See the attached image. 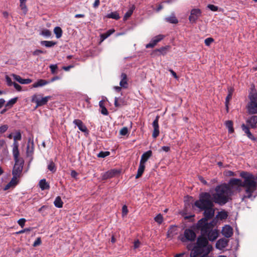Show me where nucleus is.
<instances>
[{
	"label": "nucleus",
	"mask_w": 257,
	"mask_h": 257,
	"mask_svg": "<svg viewBox=\"0 0 257 257\" xmlns=\"http://www.w3.org/2000/svg\"><path fill=\"white\" fill-rule=\"evenodd\" d=\"M202 11L199 9H193L190 12L189 20L192 24L196 23L198 19L201 16Z\"/></svg>",
	"instance_id": "nucleus-9"
},
{
	"label": "nucleus",
	"mask_w": 257,
	"mask_h": 257,
	"mask_svg": "<svg viewBox=\"0 0 257 257\" xmlns=\"http://www.w3.org/2000/svg\"><path fill=\"white\" fill-rule=\"evenodd\" d=\"M241 128L242 131L247 135L248 138L252 140H255L254 137L249 131V127L247 126L244 124H242L241 125Z\"/></svg>",
	"instance_id": "nucleus-25"
},
{
	"label": "nucleus",
	"mask_w": 257,
	"mask_h": 257,
	"mask_svg": "<svg viewBox=\"0 0 257 257\" xmlns=\"http://www.w3.org/2000/svg\"><path fill=\"white\" fill-rule=\"evenodd\" d=\"M57 42L50 41H42L41 42V44L46 47H52L56 45Z\"/></svg>",
	"instance_id": "nucleus-31"
},
{
	"label": "nucleus",
	"mask_w": 257,
	"mask_h": 257,
	"mask_svg": "<svg viewBox=\"0 0 257 257\" xmlns=\"http://www.w3.org/2000/svg\"><path fill=\"white\" fill-rule=\"evenodd\" d=\"M118 101H119V98L117 97H115L114 104V106L116 107H120L122 105V104L119 103Z\"/></svg>",
	"instance_id": "nucleus-57"
},
{
	"label": "nucleus",
	"mask_w": 257,
	"mask_h": 257,
	"mask_svg": "<svg viewBox=\"0 0 257 257\" xmlns=\"http://www.w3.org/2000/svg\"><path fill=\"white\" fill-rule=\"evenodd\" d=\"M41 34L44 36L49 37L51 35V32L49 30L44 29L42 30Z\"/></svg>",
	"instance_id": "nucleus-47"
},
{
	"label": "nucleus",
	"mask_w": 257,
	"mask_h": 257,
	"mask_svg": "<svg viewBox=\"0 0 257 257\" xmlns=\"http://www.w3.org/2000/svg\"><path fill=\"white\" fill-rule=\"evenodd\" d=\"M195 245L206 249L208 245L210 244H208V239L205 235H203L202 233H201V235L199 236L197 238Z\"/></svg>",
	"instance_id": "nucleus-10"
},
{
	"label": "nucleus",
	"mask_w": 257,
	"mask_h": 257,
	"mask_svg": "<svg viewBox=\"0 0 257 257\" xmlns=\"http://www.w3.org/2000/svg\"><path fill=\"white\" fill-rule=\"evenodd\" d=\"M20 177L17 176H13V178L11 181L9 182V183L12 186V187H15L18 183V181L17 180L18 178H19Z\"/></svg>",
	"instance_id": "nucleus-43"
},
{
	"label": "nucleus",
	"mask_w": 257,
	"mask_h": 257,
	"mask_svg": "<svg viewBox=\"0 0 257 257\" xmlns=\"http://www.w3.org/2000/svg\"><path fill=\"white\" fill-rule=\"evenodd\" d=\"M169 71L175 78L178 79V77L175 72H174L172 69H169Z\"/></svg>",
	"instance_id": "nucleus-64"
},
{
	"label": "nucleus",
	"mask_w": 257,
	"mask_h": 257,
	"mask_svg": "<svg viewBox=\"0 0 257 257\" xmlns=\"http://www.w3.org/2000/svg\"><path fill=\"white\" fill-rule=\"evenodd\" d=\"M122 213L123 214H126L128 212V210L126 205H124L122 208Z\"/></svg>",
	"instance_id": "nucleus-62"
},
{
	"label": "nucleus",
	"mask_w": 257,
	"mask_h": 257,
	"mask_svg": "<svg viewBox=\"0 0 257 257\" xmlns=\"http://www.w3.org/2000/svg\"><path fill=\"white\" fill-rule=\"evenodd\" d=\"M48 169L53 173H54L56 171V167L53 161H51L50 162V163L48 166Z\"/></svg>",
	"instance_id": "nucleus-41"
},
{
	"label": "nucleus",
	"mask_w": 257,
	"mask_h": 257,
	"mask_svg": "<svg viewBox=\"0 0 257 257\" xmlns=\"http://www.w3.org/2000/svg\"><path fill=\"white\" fill-rule=\"evenodd\" d=\"M207 8L213 12H217L218 10V7L212 4L207 5Z\"/></svg>",
	"instance_id": "nucleus-48"
},
{
	"label": "nucleus",
	"mask_w": 257,
	"mask_h": 257,
	"mask_svg": "<svg viewBox=\"0 0 257 257\" xmlns=\"http://www.w3.org/2000/svg\"><path fill=\"white\" fill-rule=\"evenodd\" d=\"M229 184L232 186H236L237 187L242 186V181L240 179L232 178L231 179L229 182Z\"/></svg>",
	"instance_id": "nucleus-24"
},
{
	"label": "nucleus",
	"mask_w": 257,
	"mask_h": 257,
	"mask_svg": "<svg viewBox=\"0 0 257 257\" xmlns=\"http://www.w3.org/2000/svg\"><path fill=\"white\" fill-rule=\"evenodd\" d=\"M212 249L211 245H208L206 249L195 245L190 252V257H197L200 255H203V254L207 255L211 251Z\"/></svg>",
	"instance_id": "nucleus-5"
},
{
	"label": "nucleus",
	"mask_w": 257,
	"mask_h": 257,
	"mask_svg": "<svg viewBox=\"0 0 257 257\" xmlns=\"http://www.w3.org/2000/svg\"><path fill=\"white\" fill-rule=\"evenodd\" d=\"M152 156V151L151 150L148 151L144 153L141 156L140 162L142 164H145L148 159Z\"/></svg>",
	"instance_id": "nucleus-21"
},
{
	"label": "nucleus",
	"mask_w": 257,
	"mask_h": 257,
	"mask_svg": "<svg viewBox=\"0 0 257 257\" xmlns=\"http://www.w3.org/2000/svg\"><path fill=\"white\" fill-rule=\"evenodd\" d=\"M14 79L21 84H29L32 82L31 79H23L20 76L16 74L13 75Z\"/></svg>",
	"instance_id": "nucleus-22"
},
{
	"label": "nucleus",
	"mask_w": 257,
	"mask_h": 257,
	"mask_svg": "<svg viewBox=\"0 0 257 257\" xmlns=\"http://www.w3.org/2000/svg\"><path fill=\"white\" fill-rule=\"evenodd\" d=\"M50 68L51 69V72L52 74H54L57 73V70L58 69V66L56 64L51 65L50 66Z\"/></svg>",
	"instance_id": "nucleus-49"
},
{
	"label": "nucleus",
	"mask_w": 257,
	"mask_h": 257,
	"mask_svg": "<svg viewBox=\"0 0 257 257\" xmlns=\"http://www.w3.org/2000/svg\"><path fill=\"white\" fill-rule=\"evenodd\" d=\"M154 220L158 224H161L163 221V216L161 214H159L155 217Z\"/></svg>",
	"instance_id": "nucleus-45"
},
{
	"label": "nucleus",
	"mask_w": 257,
	"mask_h": 257,
	"mask_svg": "<svg viewBox=\"0 0 257 257\" xmlns=\"http://www.w3.org/2000/svg\"><path fill=\"white\" fill-rule=\"evenodd\" d=\"M13 85L17 90H18L19 91H21L22 87L21 86V85H20L19 84H18V83H17L16 82H14Z\"/></svg>",
	"instance_id": "nucleus-58"
},
{
	"label": "nucleus",
	"mask_w": 257,
	"mask_h": 257,
	"mask_svg": "<svg viewBox=\"0 0 257 257\" xmlns=\"http://www.w3.org/2000/svg\"><path fill=\"white\" fill-rule=\"evenodd\" d=\"M119 173V171L117 170L113 169L108 171L102 175V178L104 180H106L109 178H111Z\"/></svg>",
	"instance_id": "nucleus-17"
},
{
	"label": "nucleus",
	"mask_w": 257,
	"mask_h": 257,
	"mask_svg": "<svg viewBox=\"0 0 257 257\" xmlns=\"http://www.w3.org/2000/svg\"><path fill=\"white\" fill-rule=\"evenodd\" d=\"M161 150L166 152H168L170 150V148L168 146H163L161 148Z\"/></svg>",
	"instance_id": "nucleus-61"
},
{
	"label": "nucleus",
	"mask_w": 257,
	"mask_h": 257,
	"mask_svg": "<svg viewBox=\"0 0 257 257\" xmlns=\"http://www.w3.org/2000/svg\"><path fill=\"white\" fill-rule=\"evenodd\" d=\"M213 196L214 203L220 206L227 203L232 195V190L230 186L226 184L217 186L215 188Z\"/></svg>",
	"instance_id": "nucleus-2"
},
{
	"label": "nucleus",
	"mask_w": 257,
	"mask_h": 257,
	"mask_svg": "<svg viewBox=\"0 0 257 257\" xmlns=\"http://www.w3.org/2000/svg\"><path fill=\"white\" fill-rule=\"evenodd\" d=\"M232 96V90L230 88L228 89V94L225 98V107L227 112L228 111V103L229 100L231 99Z\"/></svg>",
	"instance_id": "nucleus-29"
},
{
	"label": "nucleus",
	"mask_w": 257,
	"mask_h": 257,
	"mask_svg": "<svg viewBox=\"0 0 257 257\" xmlns=\"http://www.w3.org/2000/svg\"><path fill=\"white\" fill-rule=\"evenodd\" d=\"M165 36L163 35H159L155 37L151 42L146 45V48H152L154 47L157 44L161 41L164 38Z\"/></svg>",
	"instance_id": "nucleus-12"
},
{
	"label": "nucleus",
	"mask_w": 257,
	"mask_h": 257,
	"mask_svg": "<svg viewBox=\"0 0 257 257\" xmlns=\"http://www.w3.org/2000/svg\"><path fill=\"white\" fill-rule=\"evenodd\" d=\"M20 8L21 10L22 11L24 15H26L28 12V8L27 7L26 2L20 1Z\"/></svg>",
	"instance_id": "nucleus-38"
},
{
	"label": "nucleus",
	"mask_w": 257,
	"mask_h": 257,
	"mask_svg": "<svg viewBox=\"0 0 257 257\" xmlns=\"http://www.w3.org/2000/svg\"><path fill=\"white\" fill-rule=\"evenodd\" d=\"M114 32V30L113 29H110L107 31L106 33L102 34L100 35L101 41H103L107 37H108L110 35Z\"/></svg>",
	"instance_id": "nucleus-33"
},
{
	"label": "nucleus",
	"mask_w": 257,
	"mask_h": 257,
	"mask_svg": "<svg viewBox=\"0 0 257 257\" xmlns=\"http://www.w3.org/2000/svg\"><path fill=\"white\" fill-rule=\"evenodd\" d=\"M248 111L250 114L257 113V102L255 101H250L248 105Z\"/></svg>",
	"instance_id": "nucleus-20"
},
{
	"label": "nucleus",
	"mask_w": 257,
	"mask_h": 257,
	"mask_svg": "<svg viewBox=\"0 0 257 257\" xmlns=\"http://www.w3.org/2000/svg\"><path fill=\"white\" fill-rule=\"evenodd\" d=\"M246 122L252 128H255L257 123V116L252 115L249 118Z\"/></svg>",
	"instance_id": "nucleus-23"
},
{
	"label": "nucleus",
	"mask_w": 257,
	"mask_h": 257,
	"mask_svg": "<svg viewBox=\"0 0 257 257\" xmlns=\"http://www.w3.org/2000/svg\"><path fill=\"white\" fill-rule=\"evenodd\" d=\"M145 169V165L140 163L137 174L136 176V179H138L142 176L144 172Z\"/></svg>",
	"instance_id": "nucleus-28"
},
{
	"label": "nucleus",
	"mask_w": 257,
	"mask_h": 257,
	"mask_svg": "<svg viewBox=\"0 0 257 257\" xmlns=\"http://www.w3.org/2000/svg\"><path fill=\"white\" fill-rule=\"evenodd\" d=\"M165 21L167 22H169L171 24H177L178 23V20L176 18V17L174 16V15H172V16L167 17L165 19Z\"/></svg>",
	"instance_id": "nucleus-30"
},
{
	"label": "nucleus",
	"mask_w": 257,
	"mask_h": 257,
	"mask_svg": "<svg viewBox=\"0 0 257 257\" xmlns=\"http://www.w3.org/2000/svg\"><path fill=\"white\" fill-rule=\"evenodd\" d=\"M110 155V152L108 151L103 152L101 151L99 153L97 154V157L99 158H105L106 156H108Z\"/></svg>",
	"instance_id": "nucleus-46"
},
{
	"label": "nucleus",
	"mask_w": 257,
	"mask_h": 257,
	"mask_svg": "<svg viewBox=\"0 0 257 257\" xmlns=\"http://www.w3.org/2000/svg\"><path fill=\"white\" fill-rule=\"evenodd\" d=\"M213 41L214 39L213 38H207L205 40L204 43L206 46H209Z\"/></svg>",
	"instance_id": "nucleus-50"
},
{
	"label": "nucleus",
	"mask_w": 257,
	"mask_h": 257,
	"mask_svg": "<svg viewBox=\"0 0 257 257\" xmlns=\"http://www.w3.org/2000/svg\"><path fill=\"white\" fill-rule=\"evenodd\" d=\"M134 10V7L130 9L127 12L124 14L123 20H126L128 18H129L133 14V11Z\"/></svg>",
	"instance_id": "nucleus-42"
},
{
	"label": "nucleus",
	"mask_w": 257,
	"mask_h": 257,
	"mask_svg": "<svg viewBox=\"0 0 257 257\" xmlns=\"http://www.w3.org/2000/svg\"><path fill=\"white\" fill-rule=\"evenodd\" d=\"M19 143L14 142L13 144V155L14 161H19L20 159H23L22 158L19 157L20 152L19 150Z\"/></svg>",
	"instance_id": "nucleus-14"
},
{
	"label": "nucleus",
	"mask_w": 257,
	"mask_h": 257,
	"mask_svg": "<svg viewBox=\"0 0 257 257\" xmlns=\"http://www.w3.org/2000/svg\"><path fill=\"white\" fill-rule=\"evenodd\" d=\"M214 199L212 195L209 192H201L199 196V199L194 203V205L201 211H204V217L200 219V222L204 220L212 219L215 213Z\"/></svg>",
	"instance_id": "nucleus-1"
},
{
	"label": "nucleus",
	"mask_w": 257,
	"mask_h": 257,
	"mask_svg": "<svg viewBox=\"0 0 257 257\" xmlns=\"http://www.w3.org/2000/svg\"><path fill=\"white\" fill-rule=\"evenodd\" d=\"M106 17L107 18H111L116 20H117L120 18L119 15L117 12H111V13L107 14Z\"/></svg>",
	"instance_id": "nucleus-37"
},
{
	"label": "nucleus",
	"mask_w": 257,
	"mask_h": 257,
	"mask_svg": "<svg viewBox=\"0 0 257 257\" xmlns=\"http://www.w3.org/2000/svg\"><path fill=\"white\" fill-rule=\"evenodd\" d=\"M169 48H170V46H166L165 47H162L159 49H156L155 51L159 52L162 55H165L167 53V52Z\"/></svg>",
	"instance_id": "nucleus-40"
},
{
	"label": "nucleus",
	"mask_w": 257,
	"mask_h": 257,
	"mask_svg": "<svg viewBox=\"0 0 257 257\" xmlns=\"http://www.w3.org/2000/svg\"><path fill=\"white\" fill-rule=\"evenodd\" d=\"M6 81H7V84L9 85V86H12V85H13V83L14 82H12L11 79L10 77H9L8 75L6 76Z\"/></svg>",
	"instance_id": "nucleus-56"
},
{
	"label": "nucleus",
	"mask_w": 257,
	"mask_h": 257,
	"mask_svg": "<svg viewBox=\"0 0 257 257\" xmlns=\"http://www.w3.org/2000/svg\"><path fill=\"white\" fill-rule=\"evenodd\" d=\"M54 205L58 208H61L63 207V202L61 200L60 196H57L54 202Z\"/></svg>",
	"instance_id": "nucleus-34"
},
{
	"label": "nucleus",
	"mask_w": 257,
	"mask_h": 257,
	"mask_svg": "<svg viewBox=\"0 0 257 257\" xmlns=\"http://www.w3.org/2000/svg\"><path fill=\"white\" fill-rule=\"evenodd\" d=\"M160 116L159 115H157L156 117V118L153 122V126L154 127V131L152 134V137L154 138H156L159 135L160 133L159 131V119Z\"/></svg>",
	"instance_id": "nucleus-13"
},
{
	"label": "nucleus",
	"mask_w": 257,
	"mask_h": 257,
	"mask_svg": "<svg viewBox=\"0 0 257 257\" xmlns=\"http://www.w3.org/2000/svg\"><path fill=\"white\" fill-rule=\"evenodd\" d=\"M121 80L119 82L120 86L123 88H128V82H127V75L125 73H122L121 74Z\"/></svg>",
	"instance_id": "nucleus-19"
},
{
	"label": "nucleus",
	"mask_w": 257,
	"mask_h": 257,
	"mask_svg": "<svg viewBox=\"0 0 257 257\" xmlns=\"http://www.w3.org/2000/svg\"><path fill=\"white\" fill-rule=\"evenodd\" d=\"M22 139V135L20 131L16 132V135L14 137V142H18Z\"/></svg>",
	"instance_id": "nucleus-44"
},
{
	"label": "nucleus",
	"mask_w": 257,
	"mask_h": 257,
	"mask_svg": "<svg viewBox=\"0 0 257 257\" xmlns=\"http://www.w3.org/2000/svg\"><path fill=\"white\" fill-rule=\"evenodd\" d=\"M240 176L243 179L242 186L245 191L243 198H250L257 188L256 178L252 174L245 171L241 172Z\"/></svg>",
	"instance_id": "nucleus-3"
},
{
	"label": "nucleus",
	"mask_w": 257,
	"mask_h": 257,
	"mask_svg": "<svg viewBox=\"0 0 257 257\" xmlns=\"http://www.w3.org/2000/svg\"><path fill=\"white\" fill-rule=\"evenodd\" d=\"M228 240L222 238L219 239L216 243V247L218 249H222L226 247L228 245Z\"/></svg>",
	"instance_id": "nucleus-18"
},
{
	"label": "nucleus",
	"mask_w": 257,
	"mask_h": 257,
	"mask_svg": "<svg viewBox=\"0 0 257 257\" xmlns=\"http://www.w3.org/2000/svg\"><path fill=\"white\" fill-rule=\"evenodd\" d=\"M18 100V97H15L10 100L5 105L6 107L11 108Z\"/></svg>",
	"instance_id": "nucleus-39"
},
{
	"label": "nucleus",
	"mask_w": 257,
	"mask_h": 257,
	"mask_svg": "<svg viewBox=\"0 0 257 257\" xmlns=\"http://www.w3.org/2000/svg\"><path fill=\"white\" fill-rule=\"evenodd\" d=\"M199 180L200 181L201 183H202L204 185H207V182L205 180L204 178L202 176H199L198 177Z\"/></svg>",
	"instance_id": "nucleus-60"
},
{
	"label": "nucleus",
	"mask_w": 257,
	"mask_h": 257,
	"mask_svg": "<svg viewBox=\"0 0 257 257\" xmlns=\"http://www.w3.org/2000/svg\"><path fill=\"white\" fill-rule=\"evenodd\" d=\"M100 5V0H95L93 6L94 8H97Z\"/></svg>",
	"instance_id": "nucleus-59"
},
{
	"label": "nucleus",
	"mask_w": 257,
	"mask_h": 257,
	"mask_svg": "<svg viewBox=\"0 0 257 257\" xmlns=\"http://www.w3.org/2000/svg\"><path fill=\"white\" fill-rule=\"evenodd\" d=\"M26 221V220L25 218H21L18 221V223L21 227H23Z\"/></svg>",
	"instance_id": "nucleus-55"
},
{
	"label": "nucleus",
	"mask_w": 257,
	"mask_h": 257,
	"mask_svg": "<svg viewBox=\"0 0 257 257\" xmlns=\"http://www.w3.org/2000/svg\"><path fill=\"white\" fill-rule=\"evenodd\" d=\"M39 186L42 190L49 189L50 188L49 184L46 182L45 179H42L39 182Z\"/></svg>",
	"instance_id": "nucleus-27"
},
{
	"label": "nucleus",
	"mask_w": 257,
	"mask_h": 257,
	"mask_svg": "<svg viewBox=\"0 0 257 257\" xmlns=\"http://www.w3.org/2000/svg\"><path fill=\"white\" fill-rule=\"evenodd\" d=\"M221 233L225 237L229 238L233 234V229L230 226L226 225L223 227Z\"/></svg>",
	"instance_id": "nucleus-15"
},
{
	"label": "nucleus",
	"mask_w": 257,
	"mask_h": 257,
	"mask_svg": "<svg viewBox=\"0 0 257 257\" xmlns=\"http://www.w3.org/2000/svg\"><path fill=\"white\" fill-rule=\"evenodd\" d=\"M42 243L41 239L40 237H38L33 243V246L36 247L40 245Z\"/></svg>",
	"instance_id": "nucleus-53"
},
{
	"label": "nucleus",
	"mask_w": 257,
	"mask_h": 257,
	"mask_svg": "<svg viewBox=\"0 0 257 257\" xmlns=\"http://www.w3.org/2000/svg\"><path fill=\"white\" fill-rule=\"evenodd\" d=\"M34 150V144L33 138L29 137L28 141V144L27 146L26 154L27 157L32 156Z\"/></svg>",
	"instance_id": "nucleus-11"
},
{
	"label": "nucleus",
	"mask_w": 257,
	"mask_h": 257,
	"mask_svg": "<svg viewBox=\"0 0 257 257\" xmlns=\"http://www.w3.org/2000/svg\"><path fill=\"white\" fill-rule=\"evenodd\" d=\"M8 125L7 124H4L0 126V133L3 134L6 132L8 128Z\"/></svg>",
	"instance_id": "nucleus-51"
},
{
	"label": "nucleus",
	"mask_w": 257,
	"mask_h": 257,
	"mask_svg": "<svg viewBox=\"0 0 257 257\" xmlns=\"http://www.w3.org/2000/svg\"><path fill=\"white\" fill-rule=\"evenodd\" d=\"M24 161L20 159L19 161H15V165L13 167L12 175L20 177L23 169Z\"/></svg>",
	"instance_id": "nucleus-8"
},
{
	"label": "nucleus",
	"mask_w": 257,
	"mask_h": 257,
	"mask_svg": "<svg viewBox=\"0 0 257 257\" xmlns=\"http://www.w3.org/2000/svg\"><path fill=\"white\" fill-rule=\"evenodd\" d=\"M226 127L228 130L229 133H232L234 132V128L233 127V122L231 120H227L225 123Z\"/></svg>",
	"instance_id": "nucleus-36"
},
{
	"label": "nucleus",
	"mask_w": 257,
	"mask_h": 257,
	"mask_svg": "<svg viewBox=\"0 0 257 257\" xmlns=\"http://www.w3.org/2000/svg\"><path fill=\"white\" fill-rule=\"evenodd\" d=\"M208 220H204L200 222V220L196 224L193 225L195 230H200L201 233L207 236L210 241L215 240L218 236L219 232L216 229H213L214 225L212 222H208Z\"/></svg>",
	"instance_id": "nucleus-4"
},
{
	"label": "nucleus",
	"mask_w": 257,
	"mask_h": 257,
	"mask_svg": "<svg viewBox=\"0 0 257 257\" xmlns=\"http://www.w3.org/2000/svg\"><path fill=\"white\" fill-rule=\"evenodd\" d=\"M50 82L49 81L44 79H39L33 84V87L35 88L41 87L47 85Z\"/></svg>",
	"instance_id": "nucleus-26"
},
{
	"label": "nucleus",
	"mask_w": 257,
	"mask_h": 257,
	"mask_svg": "<svg viewBox=\"0 0 257 257\" xmlns=\"http://www.w3.org/2000/svg\"><path fill=\"white\" fill-rule=\"evenodd\" d=\"M140 242L138 240L137 241H135L134 242V248H138L140 246Z\"/></svg>",
	"instance_id": "nucleus-63"
},
{
	"label": "nucleus",
	"mask_w": 257,
	"mask_h": 257,
	"mask_svg": "<svg viewBox=\"0 0 257 257\" xmlns=\"http://www.w3.org/2000/svg\"><path fill=\"white\" fill-rule=\"evenodd\" d=\"M54 33L56 35V37L59 39L62 37L63 32L60 27H56L54 29Z\"/></svg>",
	"instance_id": "nucleus-35"
},
{
	"label": "nucleus",
	"mask_w": 257,
	"mask_h": 257,
	"mask_svg": "<svg viewBox=\"0 0 257 257\" xmlns=\"http://www.w3.org/2000/svg\"><path fill=\"white\" fill-rule=\"evenodd\" d=\"M46 53V51H43L41 50L37 49L33 52V55L34 56H38L40 54H43V53Z\"/></svg>",
	"instance_id": "nucleus-52"
},
{
	"label": "nucleus",
	"mask_w": 257,
	"mask_h": 257,
	"mask_svg": "<svg viewBox=\"0 0 257 257\" xmlns=\"http://www.w3.org/2000/svg\"><path fill=\"white\" fill-rule=\"evenodd\" d=\"M198 230H195L193 226L191 227V228H187L184 230V237L181 238V240L182 241H185L186 240L188 241H194L195 240L196 235L195 232V231H198Z\"/></svg>",
	"instance_id": "nucleus-7"
},
{
	"label": "nucleus",
	"mask_w": 257,
	"mask_h": 257,
	"mask_svg": "<svg viewBox=\"0 0 257 257\" xmlns=\"http://www.w3.org/2000/svg\"><path fill=\"white\" fill-rule=\"evenodd\" d=\"M99 106L101 108V113L105 115H107L108 114L107 109L104 105V102L102 100H101L99 102Z\"/></svg>",
	"instance_id": "nucleus-32"
},
{
	"label": "nucleus",
	"mask_w": 257,
	"mask_h": 257,
	"mask_svg": "<svg viewBox=\"0 0 257 257\" xmlns=\"http://www.w3.org/2000/svg\"><path fill=\"white\" fill-rule=\"evenodd\" d=\"M128 133V129L126 127H122L120 131V134L122 136L126 135Z\"/></svg>",
	"instance_id": "nucleus-54"
},
{
	"label": "nucleus",
	"mask_w": 257,
	"mask_h": 257,
	"mask_svg": "<svg viewBox=\"0 0 257 257\" xmlns=\"http://www.w3.org/2000/svg\"><path fill=\"white\" fill-rule=\"evenodd\" d=\"M73 123L76 125L79 130L82 132L86 133L88 132L86 126L84 124L83 122L78 119H76L73 120Z\"/></svg>",
	"instance_id": "nucleus-16"
},
{
	"label": "nucleus",
	"mask_w": 257,
	"mask_h": 257,
	"mask_svg": "<svg viewBox=\"0 0 257 257\" xmlns=\"http://www.w3.org/2000/svg\"><path fill=\"white\" fill-rule=\"evenodd\" d=\"M51 98V96L42 97L41 94H35L32 96L31 102L36 103V108H37L47 104Z\"/></svg>",
	"instance_id": "nucleus-6"
}]
</instances>
